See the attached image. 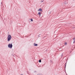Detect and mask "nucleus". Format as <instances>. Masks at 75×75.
<instances>
[{
  "instance_id": "1",
  "label": "nucleus",
  "mask_w": 75,
  "mask_h": 75,
  "mask_svg": "<svg viewBox=\"0 0 75 75\" xmlns=\"http://www.w3.org/2000/svg\"><path fill=\"white\" fill-rule=\"evenodd\" d=\"M11 40V36L10 35H8L7 37L8 41H10Z\"/></svg>"
},
{
  "instance_id": "2",
  "label": "nucleus",
  "mask_w": 75,
  "mask_h": 75,
  "mask_svg": "<svg viewBox=\"0 0 75 75\" xmlns=\"http://www.w3.org/2000/svg\"><path fill=\"white\" fill-rule=\"evenodd\" d=\"M8 47L9 48H12L13 47V45L12 44H9L8 45Z\"/></svg>"
},
{
  "instance_id": "3",
  "label": "nucleus",
  "mask_w": 75,
  "mask_h": 75,
  "mask_svg": "<svg viewBox=\"0 0 75 75\" xmlns=\"http://www.w3.org/2000/svg\"><path fill=\"white\" fill-rule=\"evenodd\" d=\"M34 46H38V44H36L35 43H34Z\"/></svg>"
},
{
  "instance_id": "4",
  "label": "nucleus",
  "mask_w": 75,
  "mask_h": 75,
  "mask_svg": "<svg viewBox=\"0 0 75 75\" xmlns=\"http://www.w3.org/2000/svg\"><path fill=\"white\" fill-rule=\"evenodd\" d=\"M73 40L74 41L73 42V43H75V37H74L73 38Z\"/></svg>"
},
{
  "instance_id": "5",
  "label": "nucleus",
  "mask_w": 75,
  "mask_h": 75,
  "mask_svg": "<svg viewBox=\"0 0 75 75\" xmlns=\"http://www.w3.org/2000/svg\"><path fill=\"white\" fill-rule=\"evenodd\" d=\"M64 4H67V3H68V2L67 1H65L64 2Z\"/></svg>"
},
{
  "instance_id": "6",
  "label": "nucleus",
  "mask_w": 75,
  "mask_h": 75,
  "mask_svg": "<svg viewBox=\"0 0 75 75\" xmlns=\"http://www.w3.org/2000/svg\"><path fill=\"white\" fill-rule=\"evenodd\" d=\"M38 11H42V9L41 8H40L38 10Z\"/></svg>"
},
{
  "instance_id": "7",
  "label": "nucleus",
  "mask_w": 75,
  "mask_h": 75,
  "mask_svg": "<svg viewBox=\"0 0 75 75\" xmlns=\"http://www.w3.org/2000/svg\"><path fill=\"white\" fill-rule=\"evenodd\" d=\"M39 62H41V60H39Z\"/></svg>"
},
{
  "instance_id": "8",
  "label": "nucleus",
  "mask_w": 75,
  "mask_h": 75,
  "mask_svg": "<svg viewBox=\"0 0 75 75\" xmlns=\"http://www.w3.org/2000/svg\"><path fill=\"white\" fill-rule=\"evenodd\" d=\"M38 14H39V15H40V14H41V12H39L38 13Z\"/></svg>"
},
{
  "instance_id": "9",
  "label": "nucleus",
  "mask_w": 75,
  "mask_h": 75,
  "mask_svg": "<svg viewBox=\"0 0 75 75\" xmlns=\"http://www.w3.org/2000/svg\"><path fill=\"white\" fill-rule=\"evenodd\" d=\"M65 45H67V43L66 42L65 43Z\"/></svg>"
},
{
  "instance_id": "10",
  "label": "nucleus",
  "mask_w": 75,
  "mask_h": 75,
  "mask_svg": "<svg viewBox=\"0 0 75 75\" xmlns=\"http://www.w3.org/2000/svg\"><path fill=\"white\" fill-rule=\"evenodd\" d=\"M31 21H33V19H31Z\"/></svg>"
},
{
  "instance_id": "11",
  "label": "nucleus",
  "mask_w": 75,
  "mask_h": 75,
  "mask_svg": "<svg viewBox=\"0 0 75 75\" xmlns=\"http://www.w3.org/2000/svg\"><path fill=\"white\" fill-rule=\"evenodd\" d=\"M50 62H51V63H52V61H50Z\"/></svg>"
},
{
  "instance_id": "12",
  "label": "nucleus",
  "mask_w": 75,
  "mask_h": 75,
  "mask_svg": "<svg viewBox=\"0 0 75 75\" xmlns=\"http://www.w3.org/2000/svg\"><path fill=\"white\" fill-rule=\"evenodd\" d=\"M41 3H42V2H43V1H41Z\"/></svg>"
},
{
  "instance_id": "13",
  "label": "nucleus",
  "mask_w": 75,
  "mask_h": 75,
  "mask_svg": "<svg viewBox=\"0 0 75 75\" xmlns=\"http://www.w3.org/2000/svg\"><path fill=\"white\" fill-rule=\"evenodd\" d=\"M66 67V64L65 65V68Z\"/></svg>"
}]
</instances>
